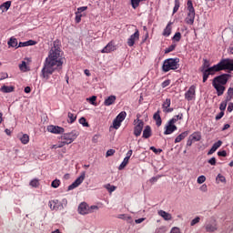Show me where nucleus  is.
I'll use <instances>...</instances> for the list:
<instances>
[{
  "mask_svg": "<svg viewBox=\"0 0 233 233\" xmlns=\"http://www.w3.org/2000/svg\"><path fill=\"white\" fill-rule=\"evenodd\" d=\"M63 54L61 44H59V41H55L41 70V77L43 79H50V76L54 72H61L63 70V64L65 63Z\"/></svg>",
  "mask_w": 233,
  "mask_h": 233,
  "instance_id": "obj_1",
  "label": "nucleus"
},
{
  "mask_svg": "<svg viewBox=\"0 0 233 233\" xmlns=\"http://www.w3.org/2000/svg\"><path fill=\"white\" fill-rule=\"evenodd\" d=\"M221 70H229V72H233V59L224 58L220 60L218 64L208 69L200 68V72L203 74V83H207L208 76H214L216 72H221Z\"/></svg>",
  "mask_w": 233,
  "mask_h": 233,
  "instance_id": "obj_2",
  "label": "nucleus"
},
{
  "mask_svg": "<svg viewBox=\"0 0 233 233\" xmlns=\"http://www.w3.org/2000/svg\"><path fill=\"white\" fill-rule=\"evenodd\" d=\"M179 68V58L166 59L162 66L163 72H170V70H177Z\"/></svg>",
  "mask_w": 233,
  "mask_h": 233,
  "instance_id": "obj_3",
  "label": "nucleus"
},
{
  "mask_svg": "<svg viewBox=\"0 0 233 233\" xmlns=\"http://www.w3.org/2000/svg\"><path fill=\"white\" fill-rule=\"evenodd\" d=\"M187 16L186 17V23L187 25H194V19H196V9H194V4L192 0H188L187 3Z\"/></svg>",
  "mask_w": 233,
  "mask_h": 233,
  "instance_id": "obj_4",
  "label": "nucleus"
},
{
  "mask_svg": "<svg viewBox=\"0 0 233 233\" xmlns=\"http://www.w3.org/2000/svg\"><path fill=\"white\" fill-rule=\"evenodd\" d=\"M77 136H79V133L76 130L71 131L70 133H65L61 136L60 139L62 141H65L66 145H70L77 139Z\"/></svg>",
  "mask_w": 233,
  "mask_h": 233,
  "instance_id": "obj_5",
  "label": "nucleus"
},
{
  "mask_svg": "<svg viewBox=\"0 0 233 233\" xmlns=\"http://www.w3.org/2000/svg\"><path fill=\"white\" fill-rule=\"evenodd\" d=\"M134 123H137L134 127V136H136V137H139V136H141V132H143V127H145V122L139 119V115H137V118L134 121Z\"/></svg>",
  "mask_w": 233,
  "mask_h": 233,
  "instance_id": "obj_6",
  "label": "nucleus"
},
{
  "mask_svg": "<svg viewBox=\"0 0 233 233\" xmlns=\"http://www.w3.org/2000/svg\"><path fill=\"white\" fill-rule=\"evenodd\" d=\"M231 76L229 74H222L220 76H216L213 79V84L215 85H222L225 86L228 83V79H230Z\"/></svg>",
  "mask_w": 233,
  "mask_h": 233,
  "instance_id": "obj_7",
  "label": "nucleus"
},
{
  "mask_svg": "<svg viewBox=\"0 0 233 233\" xmlns=\"http://www.w3.org/2000/svg\"><path fill=\"white\" fill-rule=\"evenodd\" d=\"M86 176V173L83 171L80 176L67 187V190H74V188H77L83 181H85V177Z\"/></svg>",
  "mask_w": 233,
  "mask_h": 233,
  "instance_id": "obj_8",
  "label": "nucleus"
},
{
  "mask_svg": "<svg viewBox=\"0 0 233 233\" xmlns=\"http://www.w3.org/2000/svg\"><path fill=\"white\" fill-rule=\"evenodd\" d=\"M185 99H187V101H193V99H196V86H191L188 88L185 93Z\"/></svg>",
  "mask_w": 233,
  "mask_h": 233,
  "instance_id": "obj_9",
  "label": "nucleus"
},
{
  "mask_svg": "<svg viewBox=\"0 0 233 233\" xmlns=\"http://www.w3.org/2000/svg\"><path fill=\"white\" fill-rule=\"evenodd\" d=\"M136 41H139V30L136 29L135 33L129 36L127 39V45L129 46H134Z\"/></svg>",
  "mask_w": 233,
  "mask_h": 233,
  "instance_id": "obj_10",
  "label": "nucleus"
},
{
  "mask_svg": "<svg viewBox=\"0 0 233 233\" xmlns=\"http://www.w3.org/2000/svg\"><path fill=\"white\" fill-rule=\"evenodd\" d=\"M78 212H79V214H82V216H85L86 214H90L88 204H86V202H82L78 206Z\"/></svg>",
  "mask_w": 233,
  "mask_h": 233,
  "instance_id": "obj_11",
  "label": "nucleus"
},
{
  "mask_svg": "<svg viewBox=\"0 0 233 233\" xmlns=\"http://www.w3.org/2000/svg\"><path fill=\"white\" fill-rule=\"evenodd\" d=\"M206 230L207 232H216V230H218V222L216 219H212L206 225Z\"/></svg>",
  "mask_w": 233,
  "mask_h": 233,
  "instance_id": "obj_12",
  "label": "nucleus"
},
{
  "mask_svg": "<svg viewBox=\"0 0 233 233\" xmlns=\"http://www.w3.org/2000/svg\"><path fill=\"white\" fill-rule=\"evenodd\" d=\"M170 98H167L165 102L162 104L163 112H166L167 114H170V112H174V108L170 107L171 105Z\"/></svg>",
  "mask_w": 233,
  "mask_h": 233,
  "instance_id": "obj_13",
  "label": "nucleus"
},
{
  "mask_svg": "<svg viewBox=\"0 0 233 233\" xmlns=\"http://www.w3.org/2000/svg\"><path fill=\"white\" fill-rule=\"evenodd\" d=\"M47 132H51V134H63L65 128L58 126H48Z\"/></svg>",
  "mask_w": 233,
  "mask_h": 233,
  "instance_id": "obj_14",
  "label": "nucleus"
},
{
  "mask_svg": "<svg viewBox=\"0 0 233 233\" xmlns=\"http://www.w3.org/2000/svg\"><path fill=\"white\" fill-rule=\"evenodd\" d=\"M177 130V127L170 122L166 126V130L164 131L165 136H168L170 134H174Z\"/></svg>",
  "mask_w": 233,
  "mask_h": 233,
  "instance_id": "obj_15",
  "label": "nucleus"
},
{
  "mask_svg": "<svg viewBox=\"0 0 233 233\" xmlns=\"http://www.w3.org/2000/svg\"><path fill=\"white\" fill-rule=\"evenodd\" d=\"M116 50V46H114V43L109 42L102 50V54H110V52H114Z\"/></svg>",
  "mask_w": 233,
  "mask_h": 233,
  "instance_id": "obj_16",
  "label": "nucleus"
},
{
  "mask_svg": "<svg viewBox=\"0 0 233 233\" xmlns=\"http://www.w3.org/2000/svg\"><path fill=\"white\" fill-rule=\"evenodd\" d=\"M212 85L215 90H217L218 96H223V94H225V90H226L225 86L219 85V84H214V83H212Z\"/></svg>",
  "mask_w": 233,
  "mask_h": 233,
  "instance_id": "obj_17",
  "label": "nucleus"
},
{
  "mask_svg": "<svg viewBox=\"0 0 233 233\" xmlns=\"http://www.w3.org/2000/svg\"><path fill=\"white\" fill-rule=\"evenodd\" d=\"M142 137L144 139H148L149 137H152V127H150V126L145 127V129L143 130Z\"/></svg>",
  "mask_w": 233,
  "mask_h": 233,
  "instance_id": "obj_18",
  "label": "nucleus"
},
{
  "mask_svg": "<svg viewBox=\"0 0 233 233\" xmlns=\"http://www.w3.org/2000/svg\"><path fill=\"white\" fill-rule=\"evenodd\" d=\"M157 214L160 216V218H163L165 221H171L172 219V215L165 210H158Z\"/></svg>",
  "mask_w": 233,
  "mask_h": 233,
  "instance_id": "obj_19",
  "label": "nucleus"
},
{
  "mask_svg": "<svg viewBox=\"0 0 233 233\" xmlns=\"http://www.w3.org/2000/svg\"><path fill=\"white\" fill-rule=\"evenodd\" d=\"M221 145H223V141H221V140H218V142L213 144L212 147L208 152V156H212V154H214V152H216V150H218V148H219V147H221Z\"/></svg>",
  "mask_w": 233,
  "mask_h": 233,
  "instance_id": "obj_20",
  "label": "nucleus"
},
{
  "mask_svg": "<svg viewBox=\"0 0 233 233\" xmlns=\"http://www.w3.org/2000/svg\"><path fill=\"white\" fill-rule=\"evenodd\" d=\"M161 111L157 110L154 116H153V119L156 121V125L157 127H161L163 121L161 120Z\"/></svg>",
  "mask_w": 233,
  "mask_h": 233,
  "instance_id": "obj_21",
  "label": "nucleus"
},
{
  "mask_svg": "<svg viewBox=\"0 0 233 233\" xmlns=\"http://www.w3.org/2000/svg\"><path fill=\"white\" fill-rule=\"evenodd\" d=\"M170 34H172V22H169L166 28L164 29L162 35H164V37H168L170 35Z\"/></svg>",
  "mask_w": 233,
  "mask_h": 233,
  "instance_id": "obj_22",
  "label": "nucleus"
},
{
  "mask_svg": "<svg viewBox=\"0 0 233 233\" xmlns=\"http://www.w3.org/2000/svg\"><path fill=\"white\" fill-rule=\"evenodd\" d=\"M10 6H12L11 1H6L5 3L2 4L0 5V14H3L4 12H7Z\"/></svg>",
  "mask_w": 233,
  "mask_h": 233,
  "instance_id": "obj_23",
  "label": "nucleus"
},
{
  "mask_svg": "<svg viewBox=\"0 0 233 233\" xmlns=\"http://www.w3.org/2000/svg\"><path fill=\"white\" fill-rule=\"evenodd\" d=\"M114 103H116V96H110L104 101L106 106H110V105H114Z\"/></svg>",
  "mask_w": 233,
  "mask_h": 233,
  "instance_id": "obj_24",
  "label": "nucleus"
},
{
  "mask_svg": "<svg viewBox=\"0 0 233 233\" xmlns=\"http://www.w3.org/2000/svg\"><path fill=\"white\" fill-rule=\"evenodd\" d=\"M188 136V131L182 132L175 138V143H181Z\"/></svg>",
  "mask_w": 233,
  "mask_h": 233,
  "instance_id": "obj_25",
  "label": "nucleus"
},
{
  "mask_svg": "<svg viewBox=\"0 0 233 233\" xmlns=\"http://www.w3.org/2000/svg\"><path fill=\"white\" fill-rule=\"evenodd\" d=\"M15 87L14 86H3L0 88V92H3V94H10L11 92H14Z\"/></svg>",
  "mask_w": 233,
  "mask_h": 233,
  "instance_id": "obj_26",
  "label": "nucleus"
},
{
  "mask_svg": "<svg viewBox=\"0 0 233 233\" xmlns=\"http://www.w3.org/2000/svg\"><path fill=\"white\" fill-rule=\"evenodd\" d=\"M190 139H192V141L196 142V141H201V133L199 132H194L192 135H190Z\"/></svg>",
  "mask_w": 233,
  "mask_h": 233,
  "instance_id": "obj_27",
  "label": "nucleus"
},
{
  "mask_svg": "<svg viewBox=\"0 0 233 233\" xmlns=\"http://www.w3.org/2000/svg\"><path fill=\"white\" fill-rule=\"evenodd\" d=\"M183 119V115L182 113H180L179 115L177 116H175L173 118H171L168 122L171 124V125H176V123H177V121Z\"/></svg>",
  "mask_w": 233,
  "mask_h": 233,
  "instance_id": "obj_28",
  "label": "nucleus"
},
{
  "mask_svg": "<svg viewBox=\"0 0 233 233\" xmlns=\"http://www.w3.org/2000/svg\"><path fill=\"white\" fill-rule=\"evenodd\" d=\"M20 141L22 145H28V143H30V137L27 134H24L20 137Z\"/></svg>",
  "mask_w": 233,
  "mask_h": 233,
  "instance_id": "obj_29",
  "label": "nucleus"
},
{
  "mask_svg": "<svg viewBox=\"0 0 233 233\" xmlns=\"http://www.w3.org/2000/svg\"><path fill=\"white\" fill-rule=\"evenodd\" d=\"M8 46H11L12 48H17V39L15 37H11L9 41L7 42Z\"/></svg>",
  "mask_w": 233,
  "mask_h": 233,
  "instance_id": "obj_30",
  "label": "nucleus"
},
{
  "mask_svg": "<svg viewBox=\"0 0 233 233\" xmlns=\"http://www.w3.org/2000/svg\"><path fill=\"white\" fill-rule=\"evenodd\" d=\"M59 201L58 200H50L48 202V207L52 209V210H57L59 208L56 206L57 203Z\"/></svg>",
  "mask_w": 233,
  "mask_h": 233,
  "instance_id": "obj_31",
  "label": "nucleus"
},
{
  "mask_svg": "<svg viewBox=\"0 0 233 233\" xmlns=\"http://www.w3.org/2000/svg\"><path fill=\"white\" fill-rule=\"evenodd\" d=\"M126 117H127V112L122 111V112H120V113L116 116V119L117 121H120L121 123H123V121H125V118H126Z\"/></svg>",
  "mask_w": 233,
  "mask_h": 233,
  "instance_id": "obj_32",
  "label": "nucleus"
},
{
  "mask_svg": "<svg viewBox=\"0 0 233 233\" xmlns=\"http://www.w3.org/2000/svg\"><path fill=\"white\" fill-rule=\"evenodd\" d=\"M67 117H68V123H70L72 125V123L76 122V119H77V116L76 115H74V113L68 112L67 114Z\"/></svg>",
  "mask_w": 233,
  "mask_h": 233,
  "instance_id": "obj_33",
  "label": "nucleus"
},
{
  "mask_svg": "<svg viewBox=\"0 0 233 233\" xmlns=\"http://www.w3.org/2000/svg\"><path fill=\"white\" fill-rule=\"evenodd\" d=\"M131 1V6L134 10L137 9L139 7V5L141 1H147V0H130Z\"/></svg>",
  "mask_w": 233,
  "mask_h": 233,
  "instance_id": "obj_34",
  "label": "nucleus"
},
{
  "mask_svg": "<svg viewBox=\"0 0 233 233\" xmlns=\"http://www.w3.org/2000/svg\"><path fill=\"white\" fill-rule=\"evenodd\" d=\"M128 161H130V159L125 157L124 160L122 161V163L120 164L118 169L123 170V168H125V167H127L128 165Z\"/></svg>",
  "mask_w": 233,
  "mask_h": 233,
  "instance_id": "obj_35",
  "label": "nucleus"
},
{
  "mask_svg": "<svg viewBox=\"0 0 233 233\" xmlns=\"http://www.w3.org/2000/svg\"><path fill=\"white\" fill-rule=\"evenodd\" d=\"M217 183H227V178H225V176L218 174L216 178Z\"/></svg>",
  "mask_w": 233,
  "mask_h": 233,
  "instance_id": "obj_36",
  "label": "nucleus"
},
{
  "mask_svg": "<svg viewBox=\"0 0 233 233\" xmlns=\"http://www.w3.org/2000/svg\"><path fill=\"white\" fill-rule=\"evenodd\" d=\"M232 97H233V87H229L228 89V96L226 97L227 101H232Z\"/></svg>",
  "mask_w": 233,
  "mask_h": 233,
  "instance_id": "obj_37",
  "label": "nucleus"
},
{
  "mask_svg": "<svg viewBox=\"0 0 233 233\" xmlns=\"http://www.w3.org/2000/svg\"><path fill=\"white\" fill-rule=\"evenodd\" d=\"M61 185V180H59V179H55V180H53L52 181V183H51V187H53V188H59V186Z\"/></svg>",
  "mask_w": 233,
  "mask_h": 233,
  "instance_id": "obj_38",
  "label": "nucleus"
},
{
  "mask_svg": "<svg viewBox=\"0 0 233 233\" xmlns=\"http://www.w3.org/2000/svg\"><path fill=\"white\" fill-rule=\"evenodd\" d=\"M105 188H106V190H108L109 194H112V192L116 191V186H112L110 184H107L105 186Z\"/></svg>",
  "mask_w": 233,
  "mask_h": 233,
  "instance_id": "obj_39",
  "label": "nucleus"
},
{
  "mask_svg": "<svg viewBox=\"0 0 233 233\" xmlns=\"http://www.w3.org/2000/svg\"><path fill=\"white\" fill-rule=\"evenodd\" d=\"M181 5L179 0H175V6L173 8V15L177 14V10H179V6Z\"/></svg>",
  "mask_w": 233,
  "mask_h": 233,
  "instance_id": "obj_40",
  "label": "nucleus"
},
{
  "mask_svg": "<svg viewBox=\"0 0 233 233\" xmlns=\"http://www.w3.org/2000/svg\"><path fill=\"white\" fill-rule=\"evenodd\" d=\"M173 41L179 43L181 41V33L177 32L174 36L172 37Z\"/></svg>",
  "mask_w": 233,
  "mask_h": 233,
  "instance_id": "obj_41",
  "label": "nucleus"
},
{
  "mask_svg": "<svg viewBox=\"0 0 233 233\" xmlns=\"http://www.w3.org/2000/svg\"><path fill=\"white\" fill-rule=\"evenodd\" d=\"M176 50V44L169 46L167 48L165 49V54H170V52H174Z\"/></svg>",
  "mask_w": 233,
  "mask_h": 233,
  "instance_id": "obj_42",
  "label": "nucleus"
},
{
  "mask_svg": "<svg viewBox=\"0 0 233 233\" xmlns=\"http://www.w3.org/2000/svg\"><path fill=\"white\" fill-rule=\"evenodd\" d=\"M119 127H121V121L115 118L114 121H113V128L117 130L119 128Z\"/></svg>",
  "mask_w": 233,
  "mask_h": 233,
  "instance_id": "obj_43",
  "label": "nucleus"
},
{
  "mask_svg": "<svg viewBox=\"0 0 233 233\" xmlns=\"http://www.w3.org/2000/svg\"><path fill=\"white\" fill-rule=\"evenodd\" d=\"M227 103H228V101H227V98L226 101L220 103L219 110H221V112H225V110H227Z\"/></svg>",
  "mask_w": 233,
  "mask_h": 233,
  "instance_id": "obj_44",
  "label": "nucleus"
},
{
  "mask_svg": "<svg viewBox=\"0 0 233 233\" xmlns=\"http://www.w3.org/2000/svg\"><path fill=\"white\" fill-rule=\"evenodd\" d=\"M205 181H207V177L205 176H199L197 179V183H198V185H203V183H205Z\"/></svg>",
  "mask_w": 233,
  "mask_h": 233,
  "instance_id": "obj_45",
  "label": "nucleus"
},
{
  "mask_svg": "<svg viewBox=\"0 0 233 233\" xmlns=\"http://www.w3.org/2000/svg\"><path fill=\"white\" fill-rule=\"evenodd\" d=\"M200 68H204V70L210 68V62L207 59H204V63Z\"/></svg>",
  "mask_w": 233,
  "mask_h": 233,
  "instance_id": "obj_46",
  "label": "nucleus"
},
{
  "mask_svg": "<svg viewBox=\"0 0 233 233\" xmlns=\"http://www.w3.org/2000/svg\"><path fill=\"white\" fill-rule=\"evenodd\" d=\"M30 186L34 187L35 188H37V187H39V180L35 178L33 180L30 181Z\"/></svg>",
  "mask_w": 233,
  "mask_h": 233,
  "instance_id": "obj_47",
  "label": "nucleus"
},
{
  "mask_svg": "<svg viewBox=\"0 0 233 233\" xmlns=\"http://www.w3.org/2000/svg\"><path fill=\"white\" fill-rule=\"evenodd\" d=\"M201 221V218L199 217L195 218L193 220L190 222V226L194 227V225H198Z\"/></svg>",
  "mask_w": 233,
  "mask_h": 233,
  "instance_id": "obj_48",
  "label": "nucleus"
},
{
  "mask_svg": "<svg viewBox=\"0 0 233 233\" xmlns=\"http://www.w3.org/2000/svg\"><path fill=\"white\" fill-rule=\"evenodd\" d=\"M79 123H80V125H83L84 127H89L88 122H86V118H85L83 116L79 119Z\"/></svg>",
  "mask_w": 233,
  "mask_h": 233,
  "instance_id": "obj_49",
  "label": "nucleus"
},
{
  "mask_svg": "<svg viewBox=\"0 0 233 233\" xmlns=\"http://www.w3.org/2000/svg\"><path fill=\"white\" fill-rule=\"evenodd\" d=\"M150 150H152V152H154V154H161V152H163V149L161 148H156V147H151Z\"/></svg>",
  "mask_w": 233,
  "mask_h": 233,
  "instance_id": "obj_50",
  "label": "nucleus"
},
{
  "mask_svg": "<svg viewBox=\"0 0 233 233\" xmlns=\"http://www.w3.org/2000/svg\"><path fill=\"white\" fill-rule=\"evenodd\" d=\"M81 17H83V15L76 12V23H81Z\"/></svg>",
  "mask_w": 233,
  "mask_h": 233,
  "instance_id": "obj_51",
  "label": "nucleus"
},
{
  "mask_svg": "<svg viewBox=\"0 0 233 233\" xmlns=\"http://www.w3.org/2000/svg\"><path fill=\"white\" fill-rule=\"evenodd\" d=\"M88 10V6H81L77 8L76 14H83V12Z\"/></svg>",
  "mask_w": 233,
  "mask_h": 233,
  "instance_id": "obj_52",
  "label": "nucleus"
},
{
  "mask_svg": "<svg viewBox=\"0 0 233 233\" xmlns=\"http://www.w3.org/2000/svg\"><path fill=\"white\" fill-rule=\"evenodd\" d=\"M97 99V96H91L90 98H89V103L91 104V105H94L95 106H97V104H96V100Z\"/></svg>",
  "mask_w": 233,
  "mask_h": 233,
  "instance_id": "obj_53",
  "label": "nucleus"
},
{
  "mask_svg": "<svg viewBox=\"0 0 233 233\" xmlns=\"http://www.w3.org/2000/svg\"><path fill=\"white\" fill-rule=\"evenodd\" d=\"M114 154H116V150L115 149H109V150L106 151V157H110V156H114Z\"/></svg>",
  "mask_w": 233,
  "mask_h": 233,
  "instance_id": "obj_54",
  "label": "nucleus"
},
{
  "mask_svg": "<svg viewBox=\"0 0 233 233\" xmlns=\"http://www.w3.org/2000/svg\"><path fill=\"white\" fill-rule=\"evenodd\" d=\"M19 68L23 72H26V62L23 61L22 64L19 66Z\"/></svg>",
  "mask_w": 233,
  "mask_h": 233,
  "instance_id": "obj_55",
  "label": "nucleus"
},
{
  "mask_svg": "<svg viewBox=\"0 0 233 233\" xmlns=\"http://www.w3.org/2000/svg\"><path fill=\"white\" fill-rule=\"evenodd\" d=\"M169 85H170V79H167L161 84V86L162 88H167V86H168Z\"/></svg>",
  "mask_w": 233,
  "mask_h": 233,
  "instance_id": "obj_56",
  "label": "nucleus"
},
{
  "mask_svg": "<svg viewBox=\"0 0 233 233\" xmlns=\"http://www.w3.org/2000/svg\"><path fill=\"white\" fill-rule=\"evenodd\" d=\"M94 210H99V207L97 206H89V214H92V212H94Z\"/></svg>",
  "mask_w": 233,
  "mask_h": 233,
  "instance_id": "obj_57",
  "label": "nucleus"
},
{
  "mask_svg": "<svg viewBox=\"0 0 233 233\" xmlns=\"http://www.w3.org/2000/svg\"><path fill=\"white\" fill-rule=\"evenodd\" d=\"M218 156H219L220 157H227V151H218Z\"/></svg>",
  "mask_w": 233,
  "mask_h": 233,
  "instance_id": "obj_58",
  "label": "nucleus"
},
{
  "mask_svg": "<svg viewBox=\"0 0 233 233\" xmlns=\"http://www.w3.org/2000/svg\"><path fill=\"white\" fill-rule=\"evenodd\" d=\"M26 46H34V45H36V41H34V40H29V41H26Z\"/></svg>",
  "mask_w": 233,
  "mask_h": 233,
  "instance_id": "obj_59",
  "label": "nucleus"
},
{
  "mask_svg": "<svg viewBox=\"0 0 233 233\" xmlns=\"http://www.w3.org/2000/svg\"><path fill=\"white\" fill-rule=\"evenodd\" d=\"M3 79H8V74L7 73H2L0 75V81H3Z\"/></svg>",
  "mask_w": 233,
  "mask_h": 233,
  "instance_id": "obj_60",
  "label": "nucleus"
},
{
  "mask_svg": "<svg viewBox=\"0 0 233 233\" xmlns=\"http://www.w3.org/2000/svg\"><path fill=\"white\" fill-rule=\"evenodd\" d=\"M223 116H225V112L221 111L218 115L216 116V120L219 121V119H221V117H223Z\"/></svg>",
  "mask_w": 233,
  "mask_h": 233,
  "instance_id": "obj_61",
  "label": "nucleus"
},
{
  "mask_svg": "<svg viewBox=\"0 0 233 233\" xmlns=\"http://www.w3.org/2000/svg\"><path fill=\"white\" fill-rule=\"evenodd\" d=\"M208 163H209V165H212V166L216 165V157H211V158L208 161Z\"/></svg>",
  "mask_w": 233,
  "mask_h": 233,
  "instance_id": "obj_62",
  "label": "nucleus"
},
{
  "mask_svg": "<svg viewBox=\"0 0 233 233\" xmlns=\"http://www.w3.org/2000/svg\"><path fill=\"white\" fill-rule=\"evenodd\" d=\"M65 145H67L65 140L58 142V148H63V147H65Z\"/></svg>",
  "mask_w": 233,
  "mask_h": 233,
  "instance_id": "obj_63",
  "label": "nucleus"
},
{
  "mask_svg": "<svg viewBox=\"0 0 233 233\" xmlns=\"http://www.w3.org/2000/svg\"><path fill=\"white\" fill-rule=\"evenodd\" d=\"M233 111V103L230 102L228 106V112H232Z\"/></svg>",
  "mask_w": 233,
  "mask_h": 233,
  "instance_id": "obj_64",
  "label": "nucleus"
}]
</instances>
